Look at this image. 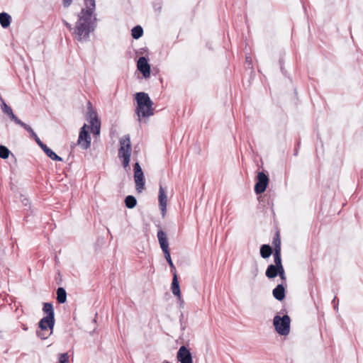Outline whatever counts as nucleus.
<instances>
[{
  "instance_id": "obj_1",
  "label": "nucleus",
  "mask_w": 363,
  "mask_h": 363,
  "mask_svg": "<svg viewBox=\"0 0 363 363\" xmlns=\"http://www.w3.org/2000/svg\"><path fill=\"white\" fill-rule=\"evenodd\" d=\"M85 7L78 15L73 35L79 41L88 38L89 33L94 30L96 17L94 16L95 0H84Z\"/></svg>"
},
{
  "instance_id": "obj_2",
  "label": "nucleus",
  "mask_w": 363,
  "mask_h": 363,
  "mask_svg": "<svg viewBox=\"0 0 363 363\" xmlns=\"http://www.w3.org/2000/svg\"><path fill=\"white\" fill-rule=\"evenodd\" d=\"M137 101L136 113L139 121L141 118L149 117L154 114L153 103L148 94L145 92H138L135 94Z\"/></svg>"
},
{
  "instance_id": "obj_3",
  "label": "nucleus",
  "mask_w": 363,
  "mask_h": 363,
  "mask_svg": "<svg viewBox=\"0 0 363 363\" xmlns=\"http://www.w3.org/2000/svg\"><path fill=\"white\" fill-rule=\"evenodd\" d=\"M119 149L118 156L121 160L123 167L130 169L129 163L132 153V145L129 135H124L119 140Z\"/></svg>"
},
{
  "instance_id": "obj_4",
  "label": "nucleus",
  "mask_w": 363,
  "mask_h": 363,
  "mask_svg": "<svg viewBox=\"0 0 363 363\" xmlns=\"http://www.w3.org/2000/svg\"><path fill=\"white\" fill-rule=\"evenodd\" d=\"M291 319L288 315L283 316L276 315L273 319L275 330L280 335L286 336L290 332Z\"/></svg>"
},
{
  "instance_id": "obj_5",
  "label": "nucleus",
  "mask_w": 363,
  "mask_h": 363,
  "mask_svg": "<svg viewBox=\"0 0 363 363\" xmlns=\"http://www.w3.org/2000/svg\"><path fill=\"white\" fill-rule=\"evenodd\" d=\"M87 120L91 124V132L95 135L100 134L101 122L97 116L96 112L93 109L91 104H87Z\"/></svg>"
},
{
  "instance_id": "obj_6",
  "label": "nucleus",
  "mask_w": 363,
  "mask_h": 363,
  "mask_svg": "<svg viewBox=\"0 0 363 363\" xmlns=\"http://www.w3.org/2000/svg\"><path fill=\"white\" fill-rule=\"evenodd\" d=\"M89 127L84 124L79 132L77 143L83 149L87 150L91 146V138L88 133Z\"/></svg>"
},
{
  "instance_id": "obj_7",
  "label": "nucleus",
  "mask_w": 363,
  "mask_h": 363,
  "mask_svg": "<svg viewBox=\"0 0 363 363\" xmlns=\"http://www.w3.org/2000/svg\"><path fill=\"white\" fill-rule=\"evenodd\" d=\"M134 179L137 191L141 192L145 185L144 175L138 162H136L134 166Z\"/></svg>"
},
{
  "instance_id": "obj_8",
  "label": "nucleus",
  "mask_w": 363,
  "mask_h": 363,
  "mask_svg": "<svg viewBox=\"0 0 363 363\" xmlns=\"http://www.w3.org/2000/svg\"><path fill=\"white\" fill-rule=\"evenodd\" d=\"M158 201L162 216L164 217L167 213V190L162 185L159 187Z\"/></svg>"
},
{
  "instance_id": "obj_9",
  "label": "nucleus",
  "mask_w": 363,
  "mask_h": 363,
  "mask_svg": "<svg viewBox=\"0 0 363 363\" xmlns=\"http://www.w3.org/2000/svg\"><path fill=\"white\" fill-rule=\"evenodd\" d=\"M257 182L255 186V191L257 194L263 193L268 184L269 179L263 172H259L257 174Z\"/></svg>"
},
{
  "instance_id": "obj_10",
  "label": "nucleus",
  "mask_w": 363,
  "mask_h": 363,
  "mask_svg": "<svg viewBox=\"0 0 363 363\" xmlns=\"http://www.w3.org/2000/svg\"><path fill=\"white\" fill-rule=\"evenodd\" d=\"M177 358L181 363H193L191 354L185 346H182L179 349Z\"/></svg>"
},
{
  "instance_id": "obj_11",
  "label": "nucleus",
  "mask_w": 363,
  "mask_h": 363,
  "mask_svg": "<svg viewBox=\"0 0 363 363\" xmlns=\"http://www.w3.org/2000/svg\"><path fill=\"white\" fill-rule=\"evenodd\" d=\"M137 67L139 71L143 73L144 77H149L150 75V66L145 57H140L138 60Z\"/></svg>"
},
{
  "instance_id": "obj_12",
  "label": "nucleus",
  "mask_w": 363,
  "mask_h": 363,
  "mask_svg": "<svg viewBox=\"0 0 363 363\" xmlns=\"http://www.w3.org/2000/svg\"><path fill=\"white\" fill-rule=\"evenodd\" d=\"M1 110L2 111L9 116L10 119L13 121L14 123L19 125H24V123L21 121L20 119H18L16 115L13 113L11 108L4 101H2L1 104Z\"/></svg>"
},
{
  "instance_id": "obj_13",
  "label": "nucleus",
  "mask_w": 363,
  "mask_h": 363,
  "mask_svg": "<svg viewBox=\"0 0 363 363\" xmlns=\"http://www.w3.org/2000/svg\"><path fill=\"white\" fill-rule=\"evenodd\" d=\"M55 323V319H50L48 317H44L39 322V328L43 331L52 330Z\"/></svg>"
},
{
  "instance_id": "obj_14",
  "label": "nucleus",
  "mask_w": 363,
  "mask_h": 363,
  "mask_svg": "<svg viewBox=\"0 0 363 363\" xmlns=\"http://www.w3.org/2000/svg\"><path fill=\"white\" fill-rule=\"evenodd\" d=\"M157 238L163 252L165 253L166 252H169V244L165 233L162 230L158 231Z\"/></svg>"
},
{
  "instance_id": "obj_15",
  "label": "nucleus",
  "mask_w": 363,
  "mask_h": 363,
  "mask_svg": "<svg viewBox=\"0 0 363 363\" xmlns=\"http://www.w3.org/2000/svg\"><path fill=\"white\" fill-rule=\"evenodd\" d=\"M172 291L174 296H176L180 301H183L180 291L179 281L177 279V274L174 273V277L172 283Z\"/></svg>"
},
{
  "instance_id": "obj_16",
  "label": "nucleus",
  "mask_w": 363,
  "mask_h": 363,
  "mask_svg": "<svg viewBox=\"0 0 363 363\" xmlns=\"http://www.w3.org/2000/svg\"><path fill=\"white\" fill-rule=\"evenodd\" d=\"M274 297L279 300L281 301L285 297V290L282 284H279L272 291Z\"/></svg>"
},
{
  "instance_id": "obj_17",
  "label": "nucleus",
  "mask_w": 363,
  "mask_h": 363,
  "mask_svg": "<svg viewBox=\"0 0 363 363\" xmlns=\"http://www.w3.org/2000/svg\"><path fill=\"white\" fill-rule=\"evenodd\" d=\"M11 23V16L6 13H0V24L4 28H8Z\"/></svg>"
},
{
  "instance_id": "obj_18",
  "label": "nucleus",
  "mask_w": 363,
  "mask_h": 363,
  "mask_svg": "<svg viewBox=\"0 0 363 363\" xmlns=\"http://www.w3.org/2000/svg\"><path fill=\"white\" fill-rule=\"evenodd\" d=\"M279 271V268L278 267H276L274 264H270L266 270V276L269 279L274 278L278 275Z\"/></svg>"
},
{
  "instance_id": "obj_19",
  "label": "nucleus",
  "mask_w": 363,
  "mask_h": 363,
  "mask_svg": "<svg viewBox=\"0 0 363 363\" xmlns=\"http://www.w3.org/2000/svg\"><path fill=\"white\" fill-rule=\"evenodd\" d=\"M21 127H23V128H25L27 131H28V132L31 134L32 137L35 139V140L36 141V143H38V145L41 148H43V147L45 145V144H43V143H42V141L39 139V138L38 137V135L35 134V133L33 131V130L32 129V128H31L30 125H27V124H26V123H24V125H21Z\"/></svg>"
},
{
  "instance_id": "obj_20",
  "label": "nucleus",
  "mask_w": 363,
  "mask_h": 363,
  "mask_svg": "<svg viewBox=\"0 0 363 363\" xmlns=\"http://www.w3.org/2000/svg\"><path fill=\"white\" fill-rule=\"evenodd\" d=\"M42 150L45 152V154L52 160L55 161H62V159L57 155L51 149H50L47 145H45Z\"/></svg>"
},
{
  "instance_id": "obj_21",
  "label": "nucleus",
  "mask_w": 363,
  "mask_h": 363,
  "mask_svg": "<svg viewBox=\"0 0 363 363\" xmlns=\"http://www.w3.org/2000/svg\"><path fill=\"white\" fill-rule=\"evenodd\" d=\"M57 300L60 303H64L67 301V293L62 287L58 288L57 290Z\"/></svg>"
},
{
  "instance_id": "obj_22",
  "label": "nucleus",
  "mask_w": 363,
  "mask_h": 363,
  "mask_svg": "<svg viewBox=\"0 0 363 363\" xmlns=\"http://www.w3.org/2000/svg\"><path fill=\"white\" fill-rule=\"evenodd\" d=\"M44 313H47L48 318L50 319H54V310L52 305L50 303H44L43 308Z\"/></svg>"
},
{
  "instance_id": "obj_23",
  "label": "nucleus",
  "mask_w": 363,
  "mask_h": 363,
  "mask_svg": "<svg viewBox=\"0 0 363 363\" xmlns=\"http://www.w3.org/2000/svg\"><path fill=\"white\" fill-rule=\"evenodd\" d=\"M272 252V247L268 245H263L260 248V255L263 258H268Z\"/></svg>"
},
{
  "instance_id": "obj_24",
  "label": "nucleus",
  "mask_w": 363,
  "mask_h": 363,
  "mask_svg": "<svg viewBox=\"0 0 363 363\" xmlns=\"http://www.w3.org/2000/svg\"><path fill=\"white\" fill-rule=\"evenodd\" d=\"M143 34V28L140 26H135L132 30H131V35L133 38L138 39L140 38Z\"/></svg>"
},
{
  "instance_id": "obj_25",
  "label": "nucleus",
  "mask_w": 363,
  "mask_h": 363,
  "mask_svg": "<svg viewBox=\"0 0 363 363\" xmlns=\"http://www.w3.org/2000/svg\"><path fill=\"white\" fill-rule=\"evenodd\" d=\"M125 203L127 208H133L136 206L137 201L133 196H128L125 199Z\"/></svg>"
},
{
  "instance_id": "obj_26",
  "label": "nucleus",
  "mask_w": 363,
  "mask_h": 363,
  "mask_svg": "<svg viewBox=\"0 0 363 363\" xmlns=\"http://www.w3.org/2000/svg\"><path fill=\"white\" fill-rule=\"evenodd\" d=\"M274 263L276 267H278L279 269L283 268V265L281 264V252H279L278 250H276L274 254Z\"/></svg>"
},
{
  "instance_id": "obj_27",
  "label": "nucleus",
  "mask_w": 363,
  "mask_h": 363,
  "mask_svg": "<svg viewBox=\"0 0 363 363\" xmlns=\"http://www.w3.org/2000/svg\"><path fill=\"white\" fill-rule=\"evenodd\" d=\"M10 150L4 145H0V157L7 159L9 156Z\"/></svg>"
},
{
  "instance_id": "obj_28",
  "label": "nucleus",
  "mask_w": 363,
  "mask_h": 363,
  "mask_svg": "<svg viewBox=\"0 0 363 363\" xmlns=\"http://www.w3.org/2000/svg\"><path fill=\"white\" fill-rule=\"evenodd\" d=\"M273 245L274 246V252L278 250L279 252H281V240L278 234L274 238Z\"/></svg>"
},
{
  "instance_id": "obj_29",
  "label": "nucleus",
  "mask_w": 363,
  "mask_h": 363,
  "mask_svg": "<svg viewBox=\"0 0 363 363\" xmlns=\"http://www.w3.org/2000/svg\"><path fill=\"white\" fill-rule=\"evenodd\" d=\"M52 333V330H50V331L40 330V331L37 332L38 336L40 338H41L42 340H45L46 338H48Z\"/></svg>"
},
{
  "instance_id": "obj_30",
  "label": "nucleus",
  "mask_w": 363,
  "mask_h": 363,
  "mask_svg": "<svg viewBox=\"0 0 363 363\" xmlns=\"http://www.w3.org/2000/svg\"><path fill=\"white\" fill-rule=\"evenodd\" d=\"M57 363H69L68 354L67 353L60 354L59 357H58V362Z\"/></svg>"
},
{
  "instance_id": "obj_31",
  "label": "nucleus",
  "mask_w": 363,
  "mask_h": 363,
  "mask_svg": "<svg viewBox=\"0 0 363 363\" xmlns=\"http://www.w3.org/2000/svg\"><path fill=\"white\" fill-rule=\"evenodd\" d=\"M164 254V257H165V259H167V262L169 263V266L171 267V268L172 269H175V267L172 261V259H171V256H170V253H169V252H166Z\"/></svg>"
},
{
  "instance_id": "obj_32",
  "label": "nucleus",
  "mask_w": 363,
  "mask_h": 363,
  "mask_svg": "<svg viewBox=\"0 0 363 363\" xmlns=\"http://www.w3.org/2000/svg\"><path fill=\"white\" fill-rule=\"evenodd\" d=\"M278 274L279 275L281 280H283V281L286 280V276H285L284 267L279 269Z\"/></svg>"
},
{
  "instance_id": "obj_33",
  "label": "nucleus",
  "mask_w": 363,
  "mask_h": 363,
  "mask_svg": "<svg viewBox=\"0 0 363 363\" xmlns=\"http://www.w3.org/2000/svg\"><path fill=\"white\" fill-rule=\"evenodd\" d=\"M72 0H62L63 6L65 7H68L71 5Z\"/></svg>"
},
{
  "instance_id": "obj_34",
  "label": "nucleus",
  "mask_w": 363,
  "mask_h": 363,
  "mask_svg": "<svg viewBox=\"0 0 363 363\" xmlns=\"http://www.w3.org/2000/svg\"><path fill=\"white\" fill-rule=\"evenodd\" d=\"M66 26L69 29V30H72V26L71 24L68 23H66Z\"/></svg>"
},
{
  "instance_id": "obj_35",
  "label": "nucleus",
  "mask_w": 363,
  "mask_h": 363,
  "mask_svg": "<svg viewBox=\"0 0 363 363\" xmlns=\"http://www.w3.org/2000/svg\"><path fill=\"white\" fill-rule=\"evenodd\" d=\"M23 204H24L25 206H26V205L28 203V199H24V200L23 201Z\"/></svg>"
},
{
  "instance_id": "obj_36",
  "label": "nucleus",
  "mask_w": 363,
  "mask_h": 363,
  "mask_svg": "<svg viewBox=\"0 0 363 363\" xmlns=\"http://www.w3.org/2000/svg\"><path fill=\"white\" fill-rule=\"evenodd\" d=\"M246 60L249 62H251V60L248 57H246Z\"/></svg>"
}]
</instances>
